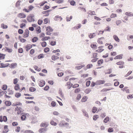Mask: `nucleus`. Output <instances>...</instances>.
<instances>
[{
    "label": "nucleus",
    "mask_w": 133,
    "mask_h": 133,
    "mask_svg": "<svg viewBox=\"0 0 133 133\" xmlns=\"http://www.w3.org/2000/svg\"><path fill=\"white\" fill-rule=\"evenodd\" d=\"M21 129L20 127L19 126H17L15 128V131L17 132H19Z\"/></svg>",
    "instance_id": "36"
},
{
    "label": "nucleus",
    "mask_w": 133,
    "mask_h": 133,
    "mask_svg": "<svg viewBox=\"0 0 133 133\" xmlns=\"http://www.w3.org/2000/svg\"><path fill=\"white\" fill-rule=\"evenodd\" d=\"M27 19L29 22H32L34 21H35L34 18V16H31L27 17Z\"/></svg>",
    "instance_id": "6"
},
{
    "label": "nucleus",
    "mask_w": 133,
    "mask_h": 133,
    "mask_svg": "<svg viewBox=\"0 0 133 133\" xmlns=\"http://www.w3.org/2000/svg\"><path fill=\"white\" fill-rule=\"evenodd\" d=\"M36 32L37 34H39L41 32V30L40 26H38L37 27L36 29Z\"/></svg>",
    "instance_id": "21"
},
{
    "label": "nucleus",
    "mask_w": 133,
    "mask_h": 133,
    "mask_svg": "<svg viewBox=\"0 0 133 133\" xmlns=\"http://www.w3.org/2000/svg\"><path fill=\"white\" fill-rule=\"evenodd\" d=\"M18 81V79L17 78H15L13 80V83L15 84H17Z\"/></svg>",
    "instance_id": "47"
},
{
    "label": "nucleus",
    "mask_w": 133,
    "mask_h": 133,
    "mask_svg": "<svg viewBox=\"0 0 133 133\" xmlns=\"http://www.w3.org/2000/svg\"><path fill=\"white\" fill-rule=\"evenodd\" d=\"M109 120V118L108 117H107L104 119V122L105 123H107Z\"/></svg>",
    "instance_id": "53"
},
{
    "label": "nucleus",
    "mask_w": 133,
    "mask_h": 133,
    "mask_svg": "<svg viewBox=\"0 0 133 133\" xmlns=\"http://www.w3.org/2000/svg\"><path fill=\"white\" fill-rule=\"evenodd\" d=\"M32 47V45H31L29 44L27 45L25 47L26 50L27 51H28Z\"/></svg>",
    "instance_id": "18"
},
{
    "label": "nucleus",
    "mask_w": 133,
    "mask_h": 133,
    "mask_svg": "<svg viewBox=\"0 0 133 133\" xmlns=\"http://www.w3.org/2000/svg\"><path fill=\"white\" fill-rule=\"evenodd\" d=\"M20 41L22 43H24L26 42V40L24 38H20L19 39Z\"/></svg>",
    "instance_id": "59"
},
{
    "label": "nucleus",
    "mask_w": 133,
    "mask_h": 133,
    "mask_svg": "<svg viewBox=\"0 0 133 133\" xmlns=\"http://www.w3.org/2000/svg\"><path fill=\"white\" fill-rule=\"evenodd\" d=\"M5 105L8 106H10L11 104V102L9 101H6L5 102Z\"/></svg>",
    "instance_id": "28"
},
{
    "label": "nucleus",
    "mask_w": 133,
    "mask_h": 133,
    "mask_svg": "<svg viewBox=\"0 0 133 133\" xmlns=\"http://www.w3.org/2000/svg\"><path fill=\"white\" fill-rule=\"evenodd\" d=\"M26 24L24 23H22L20 25V27L21 28H23L25 26Z\"/></svg>",
    "instance_id": "63"
},
{
    "label": "nucleus",
    "mask_w": 133,
    "mask_h": 133,
    "mask_svg": "<svg viewBox=\"0 0 133 133\" xmlns=\"http://www.w3.org/2000/svg\"><path fill=\"white\" fill-rule=\"evenodd\" d=\"M44 51L45 52H47L49 51L50 50L49 48L48 47H46L44 49Z\"/></svg>",
    "instance_id": "55"
},
{
    "label": "nucleus",
    "mask_w": 133,
    "mask_h": 133,
    "mask_svg": "<svg viewBox=\"0 0 133 133\" xmlns=\"http://www.w3.org/2000/svg\"><path fill=\"white\" fill-rule=\"evenodd\" d=\"M5 51H7L8 52H11L12 51V50L11 49H9L6 47H5Z\"/></svg>",
    "instance_id": "37"
},
{
    "label": "nucleus",
    "mask_w": 133,
    "mask_h": 133,
    "mask_svg": "<svg viewBox=\"0 0 133 133\" xmlns=\"http://www.w3.org/2000/svg\"><path fill=\"white\" fill-rule=\"evenodd\" d=\"M24 133H34V132L31 130H26Z\"/></svg>",
    "instance_id": "64"
},
{
    "label": "nucleus",
    "mask_w": 133,
    "mask_h": 133,
    "mask_svg": "<svg viewBox=\"0 0 133 133\" xmlns=\"http://www.w3.org/2000/svg\"><path fill=\"white\" fill-rule=\"evenodd\" d=\"M87 13L89 15H89L91 16L96 15L95 12L94 11H90L87 12Z\"/></svg>",
    "instance_id": "15"
},
{
    "label": "nucleus",
    "mask_w": 133,
    "mask_h": 133,
    "mask_svg": "<svg viewBox=\"0 0 133 133\" xmlns=\"http://www.w3.org/2000/svg\"><path fill=\"white\" fill-rule=\"evenodd\" d=\"M98 118V116L97 115H96L94 116L93 117V119L94 120H96Z\"/></svg>",
    "instance_id": "61"
},
{
    "label": "nucleus",
    "mask_w": 133,
    "mask_h": 133,
    "mask_svg": "<svg viewBox=\"0 0 133 133\" xmlns=\"http://www.w3.org/2000/svg\"><path fill=\"white\" fill-rule=\"evenodd\" d=\"M28 10L30 11L32 10L34 8V7L32 5H30L28 6Z\"/></svg>",
    "instance_id": "58"
},
{
    "label": "nucleus",
    "mask_w": 133,
    "mask_h": 133,
    "mask_svg": "<svg viewBox=\"0 0 133 133\" xmlns=\"http://www.w3.org/2000/svg\"><path fill=\"white\" fill-rule=\"evenodd\" d=\"M15 111H17V114L19 115L20 114H21V113L23 112V110L21 107H16L15 109Z\"/></svg>",
    "instance_id": "3"
},
{
    "label": "nucleus",
    "mask_w": 133,
    "mask_h": 133,
    "mask_svg": "<svg viewBox=\"0 0 133 133\" xmlns=\"http://www.w3.org/2000/svg\"><path fill=\"white\" fill-rule=\"evenodd\" d=\"M14 89L16 91L19 90L20 92L24 90H25V88L24 87H23L21 89H20V86L19 84H17L15 85L14 87Z\"/></svg>",
    "instance_id": "1"
},
{
    "label": "nucleus",
    "mask_w": 133,
    "mask_h": 133,
    "mask_svg": "<svg viewBox=\"0 0 133 133\" xmlns=\"http://www.w3.org/2000/svg\"><path fill=\"white\" fill-rule=\"evenodd\" d=\"M46 130L44 128H41L39 130V132L40 133H42L44 132Z\"/></svg>",
    "instance_id": "39"
},
{
    "label": "nucleus",
    "mask_w": 133,
    "mask_h": 133,
    "mask_svg": "<svg viewBox=\"0 0 133 133\" xmlns=\"http://www.w3.org/2000/svg\"><path fill=\"white\" fill-rule=\"evenodd\" d=\"M95 36V33H93V34H90L89 35V36L90 38H91L94 37Z\"/></svg>",
    "instance_id": "44"
},
{
    "label": "nucleus",
    "mask_w": 133,
    "mask_h": 133,
    "mask_svg": "<svg viewBox=\"0 0 133 133\" xmlns=\"http://www.w3.org/2000/svg\"><path fill=\"white\" fill-rule=\"evenodd\" d=\"M72 18V16H71L70 17L69 16H67L66 17V19L67 21H70Z\"/></svg>",
    "instance_id": "49"
},
{
    "label": "nucleus",
    "mask_w": 133,
    "mask_h": 133,
    "mask_svg": "<svg viewBox=\"0 0 133 133\" xmlns=\"http://www.w3.org/2000/svg\"><path fill=\"white\" fill-rule=\"evenodd\" d=\"M49 21V19L48 18H46L44 19V24L47 23Z\"/></svg>",
    "instance_id": "43"
},
{
    "label": "nucleus",
    "mask_w": 133,
    "mask_h": 133,
    "mask_svg": "<svg viewBox=\"0 0 133 133\" xmlns=\"http://www.w3.org/2000/svg\"><path fill=\"white\" fill-rule=\"evenodd\" d=\"M98 54L96 52L93 53L91 56V58H96L98 57Z\"/></svg>",
    "instance_id": "12"
},
{
    "label": "nucleus",
    "mask_w": 133,
    "mask_h": 133,
    "mask_svg": "<svg viewBox=\"0 0 133 133\" xmlns=\"http://www.w3.org/2000/svg\"><path fill=\"white\" fill-rule=\"evenodd\" d=\"M9 64L7 63L6 64H4L3 63H1L0 64V68H4L7 67L9 66Z\"/></svg>",
    "instance_id": "11"
},
{
    "label": "nucleus",
    "mask_w": 133,
    "mask_h": 133,
    "mask_svg": "<svg viewBox=\"0 0 133 133\" xmlns=\"http://www.w3.org/2000/svg\"><path fill=\"white\" fill-rule=\"evenodd\" d=\"M104 39V37H101L99 38L97 41L98 43L100 44H102L103 42L102 40Z\"/></svg>",
    "instance_id": "22"
},
{
    "label": "nucleus",
    "mask_w": 133,
    "mask_h": 133,
    "mask_svg": "<svg viewBox=\"0 0 133 133\" xmlns=\"http://www.w3.org/2000/svg\"><path fill=\"white\" fill-rule=\"evenodd\" d=\"M125 14L128 16H133V14L131 12H126L125 13Z\"/></svg>",
    "instance_id": "46"
},
{
    "label": "nucleus",
    "mask_w": 133,
    "mask_h": 133,
    "mask_svg": "<svg viewBox=\"0 0 133 133\" xmlns=\"http://www.w3.org/2000/svg\"><path fill=\"white\" fill-rule=\"evenodd\" d=\"M26 116L25 114L22 115L21 117V119L22 121L25 120L26 118Z\"/></svg>",
    "instance_id": "41"
},
{
    "label": "nucleus",
    "mask_w": 133,
    "mask_h": 133,
    "mask_svg": "<svg viewBox=\"0 0 133 133\" xmlns=\"http://www.w3.org/2000/svg\"><path fill=\"white\" fill-rule=\"evenodd\" d=\"M122 90L124 91H125L126 93H129V90L128 89V87H125L124 88L122 89Z\"/></svg>",
    "instance_id": "24"
},
{
    "label": "nucleus",
    "mask_w": 133,
    "mask_h": 133,
    "mask_svg": "<svg viewBox=\"0 0 133 133\" xmlns=\"http://www.w3.org/2000/svg\"><path fill=\"white\" fill-rule=\"evenodd\" d=\"M50 37L46 36L42 38L41 39V40L42 41H46L50 39Z\"/></svg>",
    "instance_id": "26"
},
{
    "label": "nucleus",
    "mask_w": 133,
    "mask_h": 133,
    "mask_svg": "<svg viewBox=\"0 0 133 133\" xmlns=\"http://www.w3.org/2000/svg\"><path fill=\"white\" fill-rule=\"evenodd\" d=\"M104 31H110V28L109 27V26H107V27L104 30Z\"/></svg>",
    "instance_id": "56"
},
{
    "label": "nucleus",
    "mask_w": 133,
    "mask_h": 133,
    "mask_svg": "<svg viewBox=\"0 0 133 133\" xmlns=\"http://www.w3.org/2000/svg\"><path fill=\"white\" fill-rule=\"evenodd\" d=\"M41 45L42 47H45L46 46L47 44L44 41L41 43Z\"/></svg>",
    "instance_id": "40"
},
{
    "label": "nucleus",
    "mask_w": 133,
    "mask_h": 133,
    "mask_svg": "<svg viewBox=\"0 0 133 133\" xmlns=\"http://www.w3.org/2000/svg\"><path fill=\"white\" fill-rule=\"evenodd\" d=\"M121 22V21L120 20H117L116 22V24L117 25H119Z\"/></svg>",
    "instance_id": "57"
},
{
    "label": "nucleus",
    "mask_w": 133,
    "mask_h": 133,
    "mask_svg": "<svg viewBox=\"0 0 133 133\" xmlns=\"http://www.w3.org/2000/svg\"><path fill=\"white\" fill-rule=\"evenodd\" d=\"M29 90L30 92H33L36 91V89L33 87H31L30 88Z\"/></svg>",
    "instance_id": "31"
},
{
    "label": "nucleus",
    "mask_w": 133,
    "mask_h": 133,
    "mask_svg": "<svg viewBox=\"0 0 133 133\" xmlns=\"http://www.w3.org/2000/svg\"><path fill=\"white\" fill-rule=\"evenodd\" d=\"M105 81L104 80H98L96 81V85H99L105 83Z\"/></svg>",
    "instance_id": "7"
},
{
    "label": "nucleus",
    "mask_w": 133,
    "mask_h": 133,
    "mask_svg": "<svg viewBox=\"0 0 133 133\" xmlns=\"http://www.w3.org/2000/svg\"><path fill=\"white\" fill-rule=\"evenodd\" d=\"M5 55L4 54L0 53V59H4L5 58Z\"/></svg>",
    "instance_id": "45"
},
{
    "label": "nucleus",
    "mask_w": 133,
    "mask_h": 133,
    "mask_svg": "<svg viewBox=\"0 0 133 133\" xmlns=\"http://www.w3.org/2000/svg\"><path fill=\"white\" fill-rule=\"evenodd\" d=\"M110 89H106V88H104L102 90H101V92H106L108 91L109 90H110Z\"/></svg>",
    "instance_id": "50"
},
{
    "label": "nucleus",
    "mask_w": 133,
    "mask_h": 133,
    "mask_svg": "<svg viewBox=\"0 0 133 133\" xmlns=\"http://www.w3.org/2000/svg\"><path fill=\"white\" fill-rule=\"evenodd\" d=\"M38 40V38L37 37H34L32 39V41L33 42H35Z\"/></svg>",
    "instance_id": "35"
},
{
    "label": "nucleus",
    "mask_w": 133,
    "mask_h": 133,
    "mask_svg": "<svg viewBox=\"0 0 133 133\" xmlns=\"http://www.w3.org/2000/svg\"><path fill=\"white\" fill-rule=\"evenodd\" d=\"M47 2L46 1H44L41 3L39 4V5L41 6H43L45 3H47Z\"/></svg>",
    "instance_id": "62"
},
{
    "label": "nucleus",
    "mask_w": 133,
    "mask_h": 133,
    "mask_svg": "<svg viewBox=\"0 0 133 133\" xmlns=\"http://www.w3.org/2000/svg\"><path fill=\"white\" fill-rule=\"evenodd\" d=\"M103 62L104 61L103 59H101L98 61L97 64L99 65L100 66L103 63Z\"/></svg>",
    "instance_id": "23"
},
{
    "label": "nucleus",
    "mask_w": 133,
    "mask_h": 133,
    "mask_svg": "<svg viewBox=\"0 0 133 133\" xmlns=\"http://www.w3.org/2000/svg\"><path fill=\"white\" fill-rule=\"evenodd\" d=\"M5 91H3L2 90H0V97L2 96L4 94Z\"/></svg>",
    "instance_id": "52"
},
{
    "label": "nucleus",
    "mask_w": 133,
    "mask_h": 133,
    "mask_svg": "<svg viewBox=\"0 0 133 133\" xmlns=\"http://www.w3.org/2000/svg\"><path fill=\"white\" fill-rule=\"evenodd\" d=\"M81 26V25L80 24H78L77 25L74 27V28L75 29H77L80 28Z\"/></svg>",
    "instance_id": "32"
},
{
    "label": "nucleus",
    "mask_w": 133,
    "mask_h": 133,
    "mask_svg": "<svg viewBox=\"0 0 133 133\" xmlns=\"http://www.w3.org/2000/svg\"><path fill=\"white\" fill-rule=\"evenodd\" d=\"M85 66V65L84 64H83L82 65L80 66H76L75 68L77 70H79L80 69H81L83 68Z\"/></svg>",
    "instance_id": "19"
},
{
    "label": "nucleus",
    "mask_w": 133,
    "mask_h": 133,
    "mask_svg": "<svg viewBox=\"0 0 133 133\" xmlns=\"http://www.w3.org/2000/svg\"><path fill=\"white\" fill-rule=\"evenodd\" d=\"M1 28L3 29H6L8 28L7 25L3 23L1 24Z\"/></svg>",
    "instance_id": "33"
},
{
    "label": "nucleus",
    "mask_w": 133,
    "mask_h": 133,
    "mask_svg": "<svg viewBox=\"0 0 133 133\" xmlns=\"http://www.w3.org/2000/svg\"><path fill=\"white\" fill-rule=\"evenodd\" d=\"M50 123L51 125L54 126H56L57 125V123L53 120L51 121Z\"/></svg>",
    "instance_id": "54"
},
{
    "label": "nucleus",
    "mask_w": 133,
    "mask_h": 133,
    "mask_svg": "<svg viewBox=\"0 0 133 133\" xmlns=\"http://www.w3.org/2000/svg\"><path fill=\"white\" fill-rule=\"evenodd\" d=\"M90 46L91 48L93 49H96L97 48V46L96 44H91L90 45Z\"/></svg>",
    "instance_id": "51"
},
{
    "label": "nucleus",
    "mask_w": 133,
    "mask_h": 133,
    "mask_svg": "<svg viewBox=\"0 0 133 133\" xmlns=\"http://www.w3.org/2000/svg\"><path fill=\"white\" fill-rule=\"evenodd\" d=\"M53 30L52 28L50 26H47L46 28V34L47 35H50L51 34V32Z\"/></svg>",
    "instance_id": "2"
},
{
    "label": "nucleus",
    "mask_w": 133,
    "mask_h": 133,
    "mask_svg": "<svg viewBox=\"0 0 133 133\" xmlns=\"http://www.w3.org/2000/svg\"><path fill=\"white\" fill-rule=\"evenodd\" d=\"M88 98L86 96H84L82 99H81V101L82 102H85L87 100Z\"/></svg>",
    "instance_id": "34"
},
{
    "label": "nucleus",
    "mask_w": 133,
    "mask_h": 133,
    "mask_svg": "<svg viewBox=\"0 0 133 133\" xmlns=\"http://www.w3.org/2000/svg\"><path fill=\"white\" fill-rule=\"evenodd\" d=\"M4 130H3V132L4 133H6L9 131V129L8 128V126L7 125H5L4 127Z\"/></svg>",
    "instance_id": "20"
},
{
    "label": "nucleus",
    "mask_w": 133,
    "mask_h": 133,
    "mask_svg": "<svg viewBox=\"0 0 133 133\" xmlns=\"http://www.w3.org/2000/svg\"><path fill=\"white\" fill-rule=\"evenodd\" d=\"M59 58V57L55 55H53L51 57V59L54 61L55 60Z\"/></svg>",
    "instance_id": "29"
},
{
    "label": "nucleus",
    "mask_w": 133,
    "mask_h": 133,
    "mask_svg": "<svg viewBox=\"0 0 133 133\" xmlns=\"http://www.w3.org/2000/svg\"><path fill=\"white\" fill-rule=\"evenodd\" d=\"M68 123H65L63 122H61L59 124L60 127H62L63 126L66 125Z\"/></svg>",
    "instance_id": "25"
},
{
    "label": "nucleus",
    "mask_w": 133,
    "mask_h": 133,
    "mask_svg": "<svg viewBox=\"0 0 133 133\" xmlns=\"http://www.w3.org/2000/svg\"><path fill=\"white\" fill-rule=\"evenodd\" d=\"M45 82L43 80H41L39 82V85L40 87H43L45 85Z\"/></svg>",
    "instance_id": "9"
},
{
    "label": "nucleus",
    "mask_w": 133,
    "mask_h": 133,
    "mask_svg": "<svg viewBox=\"0 0 133 133\" xmlns=\"http://www.w3.org/2000/svg\"><path fill=\"white\" fill-rule=\"evenodd\" d=\"M21 94L19 92L16 93L15 95V96L17 98L21 96Z\"/></svg>",
    "instance_id": "38"
},
{
    "label": "nucleus",
    "mask_w": 133,
    "mask_h": 133,
    "mask_svg": "<svg viewBox=\"0 0 133 133\" xmlns=\"http://www.w3.org/2000/svg\"><path fill=\"white\" fill-rule=\"evenodd\" d=\"M7 88V86L6 84H4L2 85V89L4 90H6Z\"/></svg>",
    "instance_id": "30"
},
{
    "label": "nucleus",
    "mask_w": 133,
    "mask_h": 133,
    "mask_svg": "<svg viewBox=\"0 0 133 133\" xmlns=\"http://www.w3.org/2000/svg\"><path fill=\"white\" fill-rule=\"evenodd\" d=\"M122 56L121 55H117L116 56V57L114 58V59H121L122 58Z\"/></svg>",
    "instance_id": "42"
},
{
    "label": "nucleus",
    "mask_w": 133,
    "mask_h": 133,
    "mask_svg": "<svg viewBox=\"0 0 133 133\" xmlns=\"http://www.w3.org/2000/svg\"><path fill=\"white\" fill-rule=\"evenodd\" d=\"M17 66L16 63H13L10 65L9 67L11 68H16Z\"/></svg>",
    "instance_id": "8"
},
{
    "label": "nucleus",
    "mask_w": 133,
    "mask_h": 133,
    "mask_svg": "<svg viewBox=\"0 0 133 133\" xmlns=\"http://www.w3.org/2000/svg\"><path fill=\"white\" fill-rule=\"evenodd\" d=\"M29 34V31L28 29H26L24 31V32L23 34V36L24 38H26L28 37Z\"/></svg>",
    "instance_id": "4"
},
{
    "label": "nucleus",
    "mask_w": 133,
    "mask_h": 133,
    "mask_svg": "<svg viewBox=\"0 0 133 133\" xmlns=\"http://www.w3.org/2000/svg\"><path fill=\"white\" fill-rule=\"evenodd\" d=\"M97 110V108L96 107H94L92 108V112L93 113H95Z\"/></svg>",
    "instance_id": "48"
},
{
    "label": "nucleus",
    "mask_w": 133,
    "mask_h": 133,
    "mask_svg": "<svg viewBox=\"0 0 133 133\" xmlns=\"http://www.w3.org/2000/svg\"><path fill=\"white\" fill-rule=\"evenodd\" d=\"M113 37L114 40L117 42H119V39L118 38L117 36L116 35H113Z\"/></svg>",
    "instance_id": "16"
},
{
    "label": "nucleus",
    "mask_w": 133,
    "mask_h": 133,
    "mask_svg": "<svg viewBox=\"0 0 133 133\" xmlns=\"http://www.w3.org/2000/svg\"><path fill=\"white\" fill-rule=\"evenodd\" d=\"M91 91V90L90 88H88L85 89L84 92L86 94H88Z\"/></svg>",
    "instance_id": "27"
},
{
    "label": "nucleus",
    "mask_w": 133,
    "mask_h": 133,
    "mask_svg": "<svg viewBox=\"0 0 133 133\" xmlns=\"http://www.w3.org/2000/svg\"><path fill=\"white\" fill-rule=\"evenodd\" d=\"M50 11V10H48L47 11H45L42 12V13L43 14H45L44 16H49V12Z\"/></svg>",
    "instance_id": "14"
},
{
    "label": "nucleus",
    "mask_w": 133,
    "mask_h": 133,
    "mask_svg": "<svg viewBox=\"0 0 133 133\" xmlns=\"http://www.w3.org/2000/svg\"><path fill=\"white\" fill-rule=\"evenodd\" d=\"M73 84L71 83L70 82H68L66 83V85L67 86V88L69 89H70L72 86Z\"/></svg>",
    "instance_id": "13"
},
{
    "label": "nucleus",
    "mask_w": 133,
    "mask_h": 133,
    "mask_svg": "<svg viewBox=\"0 0 133 133\" xmlns=\"http://www.w3.org/2000/svg\"><path fill=\"white\" fill-rule=\"evenodd\" d=\"M54 20L55 21L60 20L61 21L62 20V18L61 16H59L58 15L56 16L54 18Z\"/></svg>",
    "instance_id": "17"
},
{
    "label": "nucleus",
    "mask_w": 133,
    "mask_h": 133,
    "mask_svg": "<svg viewBox=\"0 0 133 133\" xmlns=\"http://www.w3.org/2000/svg\"><path fill=\"white\" fill-rule=\"evenodd\" d=\"M17 16L20 18H25L26 17V15L24 14L21 13L17 15Z\"/></svg>",
    "instance_id": "5"
},
{
    "label": "nucleus",
    "mask_w": 133,
    "mask_h": 133,
    "mask_svg": "<svg viewBox=\"0 0 133 133\" xmlns=\"http://www.w3.org/2000/svg\"><path fill=\"white\" fill-rule=\"evenodd\" d=\"M49 123L48 122L42 123L40 125L41 127H46L49 125Z\"/></svg>",
    "instance_id": "10"
},
{
    "label": "nucleus",
    "mask_w": 133,
    "mask_h": 133,
    "mask_svg": "<svg viewBox=\"0 0 133 133\" xmlns=\"http://www.w3.org/2000/svg\"><path fill=\"white\" fill-rule=\"evenodd\" d=\"M117 17V15L116 14H112L110 16L111 18H114Z\"/></svg>",
    "instance_id": "60"
}]
</instances>
